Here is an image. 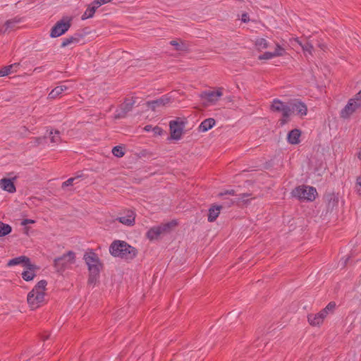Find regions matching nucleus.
Instances as JSON below:
<instances>
[{
	"mask_svg": "<svg viewBox=\"0 0 361 361\" xmlns=\"http://www.w3.org/2000/svg\"><path fill=\"white\" fill-rule=\"evenodd\" d=\"M89 271L88 284H94L103 269V264L98 255L92 250L87 251L83 257Z\"/></svg>",
	"mask_w": 361,
	"mask_h": 361,
	"instance_id": "f257e3e1",
	"label": "nucleus"
},
{
	"mask_svg": "<svg viewBox=\"0 0 361 361\" xmlns=\"http://www.w3.org/2000/svg\"><path fill=\"white\" fill-rule=\"evenodd\" d=\"M109 252L114 257L132 260L136 257L137 250L126 241L116 240L110 245Z\"/></svg>",
	"mask_w": 361,
	"mask_h": 361,
	"instance_id": "f03ea898",
	"label": "nucleus"
},
{
	"mask_svg": "<svg viewBox=\"0 0 361 361\" xmlns=\"http://www.w3.org/2000/svg\"><path fill=\"white\" fill-rule=\"evenodd\" d=\"M47 285L46 280H41L27 294V301L31 309H37L44 303Z\"/></svg>",
	"mask_w": 361,
	"mask_h": 361,
	"instance_id": "7ed1b4c3",
	"label": "nucleus"
},
{
	"mask_svg": "<svg viewBox=\"0 0 361 361\" xmlns=\"http://www.w3.org/2000/svg\"><path fill=\"white\" fill-rule=\"evenodd\" d=\"M75 262V253L73 251H68L62 256L54 259V267L57 272H63Z\"/></svg>",
	"mask_w": 361,
	"mask_h": 361,
	"instance_id": "20e7f679",
	"label": "nucleus"
},
{
	"mask_svg": "<svg viewBox=\"0 0 361 361\" xmlns=\"http://www.w3.org/2000/svg\"><path fill=\"white\" fill-rule=\"evenodd\" d=\"M294 197L299 200L312 202L316 199L317 192L315 188L308 185H300L296 187L292 192Z\"/></svg>",
	"mask_w": 361,
	"mask_h": 361,
	"instance_id": "39448f33",
	"label": "nucleus"
},
{
	"mask_svg": "<svg viewBox=\"0 0 361 361\" xmlns=\"http://www.w3.org/2000/svg\"><path fill=\"white\" fill-rule=\"evenodd\" d=\"M72 18L65 16L57 21L52 27L50 32V37L55 38L66 33L71 26Z\"/></svg>",
	"mask_w": 361,
	"mask_h": 361,
	"instance_id": "423d86ee",
	"label": "nucleus"
},
{
	"mask_svg": "<svg viewBox=\"0 0 361 361\" xmlns=\"http://www.w3.org/2000/svg\"><path fill=\"white\" fill-rule=\"evenodd\" d=\"M175 221L163 224L157 226H153L148 230L146 233L147 238L150 240L158 239V238L164 233L169 232L171 227L175 226Z\"/></svg>",
	"mask_w": 361,
	"mask_h": 361,
	"instance_id": "0eeeda50",
	"label": "nucleus"
},
{
	"mask_svg": "<svg viewBox=\"0 0 361 361\" xmlns=\"http://www.w3.org/2000/svg\"><path fill=\"white\" fill-rule=\"evenodd\" d=\"M185 123L186 121L180 118H177L176 120L169 122L170 133L172 139H180Z\"/></svg>",
	"mask_w": 361,
	"mask_h": 361,
	"instance_id": "6e6552de",
	"label": "nucleus"
},
{
	"mask_svg": "<svg viewBox=\"0 0 361 361\" xmlns=\"http://www.w3.org/2000/svg\"><path fill=\"white\" fill-rule=\"evenodd\" d=\"M223 88L219 87L216 90H206L200 93V97L210 103H215L223 95Z\"/></svg>",
	"mask_w": 361,
	"mask_h": 361,
	"instance_id": "1a4fd4ad",
	"label": "nucleus"
},
{
	"mask_svg": "<svg viewBox=\"0 0 361 361\" xmlns=\"http://www.w3.org/2000/svg\"><path fill=\"white\" fill-rule=\"evenodd\" d=\"M171 101V97L165 94L157 99L147 102L145 105L148 109L155 111L157 107L164 106L169 104Z\"/></svg>",
	"mask_w": 361,
	"mask_h": 361,
	"instance_id": "9d476101",
	"label": "nucleus"
},
{
	"mask_svg": "<svg viewBox=\"0 0 361 361\" xmlns=\"http://www.w3.org/2000/svg\"><path fill=\"white\" fill-rule=\"evenodd\" d=\"M360 109V108L357 106V105L353 102V100L350 99L347 104L341 109L340 112V117L343 119H348Z\"/></svg>",
	"mask_w": 361,
	"mask_h": 361,
	"instance_id": "9b49d317",
	"label": "nucleus"
},
{
	"mask_svg": "<svg viewBox=\"0 0 361 361\" xmlns=\"http://www.w3.org/2000/svg\"><path fill=\"white\" fill-rule=\"evenodd\" d=\"M20 264H23V266L27 269H32L35 268V264L31 263L30 258L24 255L10 259L7 263V266L13 267Z\"/></svg>",
	"mask_w": 361,
	"mask_h": 361,
	"instance_id": "f8f14e48",
	"label": "nucleus"
},
{
	"mask_svg": "<svg viewBox=\"0 0 361 361\" xmlns=\"http://www.w3.org/2000/svg\"><path fill=\"white\" fill-rule=\"evenodd\" d=\"M291 111H296L300 116H305L307 114V107L306 104L299 99H295L290 103L289 106Z\"/></svg>",
	"mask_w": 361,
	"mask_h": 361,
	"instance_id": "ddd939ff",
	"label": "nucleus"
},
{
	"mask_svg": "<svg viewBox=\"0 0 361 361\" xmlns=\"http://www.w3.org/2000/svg\"><path fill=\"white\" fill-rule=\"evenodd\" d=\"M135 103V100L133 97L130 99H126L124 102L121 104V112L118 113L116 116V118H121L126 116L128 112L132 110L134 104Z\"/></svg>",
	"mask_w": 361,
	"mask_h": 361,
	"instance_id": "4468645a",
	"label": "nucleus"
},
{
	"mask_svg": "<svg viewBox=\"0 0 361 361\" xmlns=\"http://www.w3.org/2000/svg\"><path fill=\"white\" fill-rule=\"evenodd\" d=\"M135 216L136 214L133 210H128L125 212L124 216H119L116 219V220L128 226H132L135 223Z\"/></svg>",
	"mask_w": 361,
	"mask_h": 361,
	"instance_id": "2eb2a0df",
	"label": "nucleus"
},
{
	"mask_svg": "<svg viewBox=\"0 0 361 361\" xmlns=\"http://www.w3.org/2000/svg\"><path fill=\"white\" fill-rule=\"evenodd\" d=\"M0 187L10 193H14L16 191V188L14 183L10 178H3L0 180Z\"/></svg>",
	"mask_w": 361,
	"mask_h": 361,
	"instance_id": "dca6fc26",
	"label": "nucleus"
},
{
	"mask_svg": "<svg viewBox=\"0 0 361 361\" xmlns=\"http://www.w3.org/2000/svg\"><path fill=\"white\" fill-rule=\"evenodd\" d=\"M323 317L318 313L317 314H309L307 315V321L309 324L312 326H320L324 322Z\"/></svg>",
	"mask_w": 361,
	"mask_h": 361,
	"instance_id": "f3484780",
	"label": "nucleus"
},
{
	"mask_svg": "<svg viewBox=\"0 0 361 361\" xmlns=\"http://www.w3.org/2000/svg\"><path fill=\"white\" fill-rule=\"evenodd\" d=\"M301 132L298 129H293L290 130L288 134V142L292 145H296L300 142V137Z\"/></svg>",
	"mask_w": 361,
	"mask_h": 361,
	"instance_id": "a211bd4d",
	"label": "nucleus"
},
{
	"mask_svg": "<svg viewBox=\"0 0 361 361\" xmlns=\"http://www.w3.org/2000/svg\"><path fill=\"white\" fill-rule=\"evenodd\" d=\"M289 106L286 105L282 101L279 99H274L270 106V110L274 112H282Z\"/></svg>",
	"mask_w": 361,
	"mask_h": 361,
	"instance_id": "6ab92c4d",
	"label": "nucleus"
},
{
	"mask_svg": "<svg viewBox=\"0 0 361 361\" xmlns=\"http://www.w3.org/2000/svg\"><path fill=\"white\" fill-rule=\"evenodd\" d=\"M221 208V206L212 205L209 209L208 221L214 222L219 216Z\"/></svg>",
	"mask_w": 361,
	"mask_h": 361,
	"instance_id": "aec40b11",
	"label": "nucleus"
},
{
	"mask_svg": "<svg viewBox=\"0 0 361 361\" xmlns=\"http://www.w3.org/2000/svg\"><path fill=\"white\" fill-rule=\"evenodd\" d=\"M216 121L212 118L204 119L199 126V130L200 132H207L214 127Z\"/></svg>",
	"mask_w": 361,
	"mask_h": 361,
	"instance_id": "412c9836",
	"label": "nucleus"
},
{
	"mask_svg": "<svg viewBox=\"0 0 361 361\" xmlns=\"http://www.w3.org/2000/svg\"><path fill=\"white\" fill-rule=\"evenodd\" d=\"M324 198L327 202L328 207H334L338 205V196L334 192H330L325 195Z\"/></svg>",
	"mask_w": 361,
	"mask_h": 361,
	"instance_id": "4be33fe9",
	"label": "nucleus"
},
{
	"mask_svg": "<svg viewBox=\"0 0 361 361\" xmlns=\"http://www.w3.org/2000/svg\"><path fill=\"white\" fill-rule=\"evenodd\" d=\"M68 89L66 85H60L54 88L49 94L48 99H54L61 95L64 91Z\"/></svg>",
	"mask_w": 361,
	"mask_h": 361,
	"instance_id": "5701e85b",
	"label": "nucleus"
},
{
	"mask_svg": "<svg viewBox=\"0 0 361 361\" xmlns=\"http://www.w3.org/2000/svg\"><path fill=\"white\" fill-rule=\"evenodd\" d=\"M99 7L97 5H94V2L93 1L91 5L88 6L84 13L82 14L81 18L82 20H86L87 18H92L94 15L96 10Z\"/></svg>",
	"mask_w": 361,
	"mask_h": 361,
	"instance_id": "b1692460",
	"label": "nucleus"
},
{
	"mask_svg": "<svg viewBox=\"0 0 361 361\" xmlns=\"http://www.w3.org/2000/svg\"><path fill=\"white\" fill-rule=\"evenodd\" d=\"M81 35H75V36H71V37H67V38H65L63 39L61 44V47H65L71 44H73V43H78L80 40V38H81Z\"/></svg>",
	"mask_w": 361,
	"mask_h": 361,
	"instance_id": "393cba45",
	"label": "nucleus"
},
{
	"mask_svg": "<svg viewBox=\"0 0 361 361\" xmlns=\"http://www.w3.org/2000/svg\"><path fill=\"white\" fill-rule=\"evenodd\" d=\"M37 269V267L36 265H35V268L34 269H27L26 271H24L23 273H22V278L26 281H32L35 276V271Z\"/></svg>",
	"mask_w": 361,
	"mask_h": 361,
	"instance_id": "a878e982",
	"label": "nucleus"
},
{
	"mask_svg": "<svg viewBox=\"0 0 361 361\" xmlns=\"http://www.w3.org/2000/svg\"><path fill=\"white\" fill-rule=\"evenodd\" d=\"M19 63H13L9 66H4L0 69V77L6 76L13 72V68L18 67Z\"/></svg>",
	"mask_w": 361,
	"mask_h": 361,
	"instance_id": "bb28decb",
	"label": "nucleus"
},
{
	"mask_svg": "<svg viewBox=\"0 0 361 361\" xmlns=\"http://www.w3.org/2000/svg\"><path fill=\"white\" fill-rule=\"evenodd\" d=\"M19 20L11 19L6 20L4 25H2L1 27H0V32H6L9 29H11L14 27V25L17 23H18Z\"/></svg>",
	"mask_w": 361,
	"mask_h": 361,
	"instance_id": "cd10ccee",
	"label": "nucleus"
},
{
	"mask_svg": "<svg viewBox=\"0 0 361 361\" xmlns=\"http://www.w3.org/2000/svg\"><path fill=\"white\" fill-rule=\"evenodd\" d=\"M12 231L11 226L0 221V237L9 234Z\"/></svg>",
	"mask_w": 361,
	"mask_h": 361,
	"instance_id": "c85d7f7f",
	"label": "nucleus"
},
{
	"mask_svg": "<svg viewBox=\"0 0 361 361\" xmlns=\"http://www.w3.org/2000/svg\"><path fill=\"white\" fill-rule=\"evenodd\" d=\"M291 109L288 106L283 111H282V118L279 120L280 125L283 126L288 121V118L291 114Z\"/></svg>",
	"mask_w": 361,
	"mask_h": 361,
	"instance_id": "c756f323",
	"label": "nucleus"
},
{
	"mask_svg": "<svg viewBox=\"0 0 361 361\" xmlns=\"http://www.w3.org/2000/svg\"><path fill=\"white\" fill-rule=\"evenodd\" d=\"M255 46L258 50L261 51L262 49L268 48L269 44L268 42L264 38H259L257 39L255 42Z\"/></svg>",
	"mask_w": 361,
	"mask_h": 361,
	"instance_id": "7c9ffc66",
	"label": "nucleus"
},
{
	"mask_svg": "<svg viewBox=\"0 0 361 361\" xmlns=\"http://www.w3.org/2000/svg\"><path fill=\"white\" fill-rule=\"evenodd\" d=\"M112 154L118 158H121L124 156L125 152L123 148L121 146H115L112 149Z\"/></svg>",
	"mask_w": 361,
	"mask_h": 361,
	"instance_id": "2f4dec72",
	"label": "nucleus"
},
{
	"mask_svg": "<svg viewBox=\"0 0 361 361\" xmlns=\"http://www.w3.org/2000/svg\"><path fill=\"white\" fill-rule=\"evenodd\" d=\"M60 133L59 130L54 131V135H53V131H50V140L52 143L58 144L61 141V137L59 135Z\"/></svg>",
	"mask_w": 361,
	"mask_h": 361,
	"instance_id": "473e14b6",
	"label": "nucleus"
},
{
	"mask_svg": "<svg viewBox=\"0 0 361 361\" xmlns=\"http://www.w3.org/2000/svg\"><path fill=\"white\" fill-rule=\"evenodd\" d=\"M170 44L175 47L176 51H183L185 49V45L182 42H178L176 40H171Z\"/></svg>",
	"mask_w": 361,
	"mask_h": 361,
	"instance_id": "72a5a7b5",
	"label": "nucleus"
},
{
	"mask_svg": "<svg viewBox=\"0 0 361 361\" xmlns=\"http://www.w3.org/2000/svg\"><path fill=\"white\" fill-rule=\"evenodd\" d=\"M275 57L282 56L286 53L285 49L283 48L279 44H276L275 51L273 52Z\"/></svg>",
	"mask_w": 361,
	"mask_h": 361,
	"instance_id": "f704fd0d",
	"label": "nucleus"
},
{
	"mask_svg": "<svg viewBox=\"0 0 361 361\" xmlns=\"http://www.w3.org/2000/svg\"><path fill=\"white\" fill-rule=\"evenodd\" d=\"M275 57L274 54L270 51H266L258 56L259 60H268Z\"/></svg>",
	"mask_w": 361,
	"mask_h": 361,
	"instance_id": "c9c22d12",
	"label": "nucleus"
},
{
	"mask_svg": "<svg viewBox=\"0 0 361 361\" xmlns=\"http://www.w3.org/2000/svg\"><path fill=\"white\" fill-rule=\"evenodd\" d=\"M300 44L301 45L302 50L304 51H307V52L310 53V54H312V51H313L314 47L310 42H307L304 44H302L301 43H300Z\"/></svg>",
	"mask_w": 361,
	"mask_h": 361,
	"instance_id": "e433bc0d",
	"label": "nucleus"
},
{
	"mask_svg": "<svg viewBox=\"0 0 361 361\" xmlns=\"http://www.w3.org/2000/svg\"><path fill=\"white\" fill-rule=\"evenodd\" d=\"M351 99L353 100V102L357 105V106L361 109V90Z\"/></svg>",
	"mask_w": 361,
	"mask_h": 361,
	"instance_id": "4c0bfd02",
	"label": "nucleus"
},
{
	"mask_svg": "<svg viewBox=\"0 0 361 361\" xmlns=\"http://www.w3.org/2000/svg\"><path fill=\"white\" fill-rule=\"evenodd\" d=\"M355 190L359 196L361 197V176L357 177L355 183Z\"/></svg>",
	"mask_w": 361,
	"mask_h": 361,
	"instance_id": "58836bf2",
	"label": "nucleus"
},
{
	"mask_svg": "<svg viewBox=\"0 0 361 361\" xmlns=\"http://www.w3.org/2000/svg\"><path fill=\"white\" fill-rule=\"evenodd\" d=\"M336 302H330L324 308L328 312H333L336 308Z\"/></svg>",
	"mask_w": 361,
	"mask_h": 361,
	"instance_id": "ea45409f",
	"label": "nucleus"
},
{
	"mask_svg": "<svg viewBox=\"0 0 361 361\" xmlns=\"http://www.w3.org/2000/svg\"><path fill=\"white\" fill-rule=\"evenodd\" d=\"M76 178H70L62 183V188L68 187L73 184V181Z\"/></svg>",
	"mask_w": 361,
	"mask_h": 361,
	"instance_id": "a19ab883",
	"label": "nucleus"
},
{
	"mask_svg": "<svg viewBox=\"0 0 361 361\" xmlns=\"http://www.w3.org/2000/svg\"><path fill=\"white\" fill-rule=\"evenodd\" d=\"M251 195L250 193H242L240 195H238V197L236 199V202L238 203V202H244L245 200H244V198L245 197H250Z\"/></svg>",
	"mask_w": 361,
	"mask_h": 361,
	"instance_id": "79ce46f5",
	"label": "nucleus"
},
{
	"mask_svg": "<svg viewBox=\"0 0 361 361\" xmlns=\"http://www.w3.org/2000/svg\"><path fill=\"white\" fill-rule=\"evenodd\" d=\"M152 131L155 135H161L163 133L162 128L158 126L154 127Z\"/></svg>",
	"mask_w": 361,
	"mask_h": 361,
	"instance_id": "37998d69",
	"label": "nucleus"
},
{
	"mask_svg": "<svg viewBox=\"0 0 361 361\" xmlns=\"http://www.w3.org/2000/svg\"><path fill=\"white\" fill-rule=\"evenodd\" d=\"M113 0H94V5H97V6L99 7L103 4H107L109 2L112 1Z\"/></svg>",
	"mask_w": 361,
	"mask_h": 361,
	"instance_id": "c03bdc74",
	"label": "nucleus"
},
{
	"mask_svg": "<svg viewBox=\"0 0 361 361\" xmlns=\"http://www.w3.org/2000/svg\"><path fill=\"white\" fill-rule=\"evenodd\" d=\"M224 195H235L236 194L234 190H226L224 192L219 193V196H223Z\"/></svg>",
	"mask_w": 361,
	"mask_h": 361,
	"instance_id": "a18cd8bd",
	"label": "nucleus"
},
{
	"mask_svg": "<svg viewBox=\"0 0 361 361\" xmlns=\"http://www.w3.org/2000/svg\"><path fill=\"white\" fill-rule=\"evenodd\" d=\"M46 137H34V140H35V145H39V144L42 143V140H44Z\"/></svg>",
	"mask_w": 361,
	"mask_h": 361,
	"instance_id": "49530a36",
	"label": "nucleus"
},
{
	"mask_svg": "<svg viewBox=\"0 0 361 361\" xmlns=\"http://www.w3.org/2000/svg\"><path fill=\"white\" fill-rule=\"evenodd\" d=\"M319 314L323 317L324 319L326 316L328 315L329 312L325 310V308L322 309L320 312H319Z\"/></svg>",
	"mask_w": 361,
	"mask_h": 361,
	"instance_id": "de8ad7c7",
	"label": "nucleus"
},
{
	"mask_svg": "<svg viewBox=\"0 0 361 361\" xmlns=\"http://www.w3.org/2000/svg\"><path fill=\"white\" fill-rule=\"evenodd\" d=\"M35 221L33 220H31V219H24L23 221L22 222V224L23 225H27L28 224H33Z\"/></svg>",
	"mask_w": 361,
	"mask_h": 361,
	"instance_id": "09e8293b",
	"label": "nucleus"
},
{
	"mask_svg": "<svg viewBox=\"0 0 361 361\" xmlns=\"http://www.w3.org/2000/svg\"><path fill=\"white\" fill-rule=\"evenodd\" d=\"M153 128L154 127H152V125H147V126H145L144 130L146 132H149V131L152 130Z\"/></svg>",
	"mask_w": 361,
	"mask_h": 361,
	"instance_id": "8fccbe9b",
	"label": "nucleus"
},
{
	"mask_svg": "<svg viewBox=\"0 0 361 361\" xmlns=\"http://www.w3.org/2000/svg\"><path fill=\"white\" fill-rule=\"evenodd\" d=\"M242 20L245 23H246L249 20L247 13H243L242 15Z\"/></svg>",
	"mask_w": 361,
	"mask_h": 361,
	"instance_id": "3c124183",
	"label": "nucleus"
},
{
	"mask_svg": "<svg viewBox=\"0 0 361 361\" xmlns=\"http://www.w3.org/2000/svg\"><path fill=\"white\" fill-rule=\"evenodd\" d=\"M49 334H47V335H46V336H43V337H42V340H43V341H46V340H47V339L49 338Z\"/></svg>",
	"mask_w": 361,
	"mask_h": 361,
	"instance_id": "603ef678",
	"label": "nucleus"
},
{
	"mask_svg": "<svg viewBox=\"0 0 361 361\" xmlns=\"http://www.w3.org/2000/svg\"><path fill=\"white\" fill-rule=\"evenodd\" d=\"M357 157L361 159V151L358 152Z\"/></svg>",
	"mask_w": 361,
	"mask_h": 361,
	"instance_id": "864d4df0",
	"label": "nucleus"
}]
</instances>
